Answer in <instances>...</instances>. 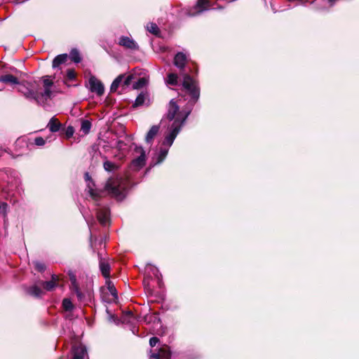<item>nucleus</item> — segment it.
Here are the masks:
<instances>
[{
    "label": "nucleus",
    "mask_w": 359,
    "mask_h": 359,
    "mask_svg": "<svg viewBox=\"0 0 359 359\" xmlns=\"http://www.w3.org/2000/svg\"><path fill=\"white\" fill-rule=\"evenodd\" d=\"M187 61V56L182 52L177 53L174 57L173 63L180 70L184 69Z\"/></svg>",
    "instance_id": "obj_14"
},
{
    "label": "nucleus",
    "mask_w": 359,
    "mask_h": 359,
    "mask_svg": "<svg viewBox=\"0 0 359 359\" xmlns=\"http://www.w3.org/2000/svg\"><path fill=\"white\" fill-rule=\"evenodd\" d=\"M104 189L116 198L123 197V189L121 186V179L110 177L105 184Z\"/></svg>",
    "instance_id": "obj_3"
},
{
    "label": "nucleus",
    "mask_w": 359,
    "mask_h": 359,
    "mask_svg": "<svg viewBox=\"0 0 359 359\" xmlns=\"http://www.w3.org/2000/svg\"><path fill=\"white\" fill-rule=\"evenodd\" d=\"M25 292L36 298L41 297L44 294L41 287L36 285L26 287Z\"/></svg>",
    "instance_id": "obj_15"
},
{
    "label": "nucleus",
    "mask_w": 359,
    "mask_h": 359,
    "mask_svg": "<svg viewBox=\"0 0 359 359\" xmlns=\"http://www.w3.org/2000/svg\"><path fill=\"white\" fill-rule=\"evenodd\" d=\"M109 210L107 208H100L96 212V217L102 226H106L109 222Z\"/></svg>",
    "instance_id": "obj_11"
},
{
    "label": "nucleus",
    "mask_w": 359,
    "mask_h": 359,
    "mask_svg": "<svg viewBox=\"0 0 359 359\" xmlns=\"http://www.w3.org/2000/svg\"><path fill=\"white\" fill-rule=\"evenodd\" d=\"M178 76L175 73H170L168 74L167 83L172 86L177 84Z\"/></svg>",
    "instance_id": "obj_33"
},
{
    "label": "nucleus",
    "mask_w": 359,
    "mask_h": 359,
    "mask_svg": "<svg viewBox=\"0 0 359 359\" xmlns=\"http://www.w3.org/2000/svg\"><path fill=\"white\" fill-rule=\"evenodd\" d=\"M27 99L34 100L37 104H39V93L36 90L26 87L25 85L20 84L18 88Z\"/></svg>",
    "instance_id": "obj_5"
},
{
    "label": "nucleus",
    "mask_w": 359,
    "mask_h": 359,
    "mask_svg": "<svg viewBox=\"0 0 359 359\" xmlns=\"http://www.w3.org/2000/svg\"><path fill=\"white\" fill-rule=\"evenodd\" d=\"M103 167L106 171L111 172L118 169V165L109 161H106L103 163Z\"/></svg>",
    "instance_id": "obj_29"
},
{
    "label": "nucleus",
    "mask_w": 359,
    "mask_h": 359,
    "mask_svg": "<svg viewBox=\"0 0 359 359\" xmlns=\"http://www.w3.org/2000/svg\"><path fill=\"white\" fill-rule=\"evenodd\" d=\"M52 95V91L50 90V88H44V91L39 93V97H46L47 98H50Z\"/></svg>",
    "instance_id": "obj_38"
},
{
    "label": "nucleus",
    "mask_w": 359,
    "mask_h": 359,
    "mask_svg": "<svg viewBox=\"0 0 359 359\" xmlns=\"http://www.w3.org/2000/svg\"><path fill=\"white\" fill-rule=\"evenodd\" d=\"M72 359H84V356L87 353L86 346L82 344L74 345L72 346Z\"/></svg>",
    "instance_id": "obj_12"
},
{
    "label": "nucleus",
    "mask_w": 359,
    "mask_h": 359,
    "mask_svg": "<svg viewBox=\"0 0 359 359\" xmlns=\"http://www.w3.org/2000/svg\"><path fill=\"white\" fill-rule=\"evenodd\" d=\"M159 341L160 340L157 337H152L149 339V345L151 347H154L159 342Z\"/></svg>",
    "instance_id": "obj_43"
},
{
    "label": "nucleus",
    "mask_w": 359,
    "mask_h": 359,
    "mask_svg": "<svg viewBox=\"0 0 359 359\" xmlns=\"http://www.w3.org/2000/svg\"><path fill=\"white\" fill-rule=\"evenodd\" d=\"M74 133V128L72 126H67L66 128L62 130V134L65 135L66 139H69Z\"/></svg>",
    "instance_id": "obj_32"
},
{
    "label": "nucleus",
    "mask_w": 359,
    "mask_h": 359,
    "mask_svg": "<svg viewBox=\"0 0 359 359\" xmlns=\"http://www.w3.org/2000/svg\"><path fill=\"white\" fill-rule=\"evenodd\" d=\"M0 82L4 83L20 84L19 80L12 74H5L0 77Z\"/></svg>",
    "instance_id": "obj_21"
},
{
    "label": "nucleus",
    "mask_w": 359,
    "mask_h": 359,
    "mask_svg": "<svg viewBox=\"0 0 359 359\" xmlns=\"http://www.w3.org/2000/svg\"><path fill=\"white\" fill-rule=\"evenodd\" d=\"M160 130V126L159 125H154L151 127L148 133H147V135L145 137V141L147 143H151L153 142L154 139L156 136V135L158 133Z\"/></svg>",
    "instance_id": "obj_16"
},
{
    "label": "nucleus",
    "mask_w": 359,
    "mask_h": 359,
    "mask_svg": "<svg viewBox=\"0 0 359 359\" xmlns=\"http://www.w3.org/2000/svg\"><path fill=\"white\" fill-rule=\"evenodd\" d=\"M328 1L330 3V5L332 6L336 1V0H328Z\"/></svg>",
    "instance_id": "obj_49"
},
{
    "label": "nucleus",
    "mask_w": 359,
    "mask_h": 359,
    "mask_svg": "<svg viewBox=\"0 0 359 359\" xmlns=\"http://www.w3.org/2000/svg\"><path fill=\"white\" fill-rule=\"evenodd\" d=\"M78 290H80L79 287H76V289H74L72 291H73L74 293H76V292H77V291H78Z\"/></svg>",
    "instance_id": "obj_50"
},
{
    "label": "nucleus",
    "mask_w": 359,
    "mask_h": 359,
    "mask_svg": "<svg viewBox=\"0 0 359 359\" xmlns=\"http://www.w3.org/2000/svg\"><path fill=\"white\" fill-rule=\"evenodd\" d=\"M105 284L113 299H118V292L112 281L109 278H106Z\"/></svg>",
    "instance_id": "obj_24"
},
{
    "label": "nucleus",
    "mask_w": 359,
    "mask_h": 359,
    "mask_svg": "<svg viewBox=\"0 0 359 359\" xmlns=\"http://www.w3.org/2000/svg\"><path fill=\"white\" fill-rule=\"evenodd\" d=\"M118 44L121 46L125 47L126 48L130 50H138L139 46L137 43L132 39L128 36H122L119 39Z\"/></svg>",
    "instance_id": "obj_9"
},
{
    "label": "nucleus",
    "mask_w": 359,
    "mask_h": 359,
    "mask_svg": "<svg viewBox=\"0 0 359 359\" xmlns=\"http://www.w3.org/2000/svg\"><path fill=\"white\" fill-rule=\"evenodd\" d=\"M147 30L155 36H158L160 34V29L156 23H149L147 25Z\"/></svg>",
    "instance_id": "obj_31"
},
{
    "label": "nucleus",
    "mask_w": 359,
    "mask_h": 359,
    "mask_svg": "<svg viewBox=\"0 0 359 359\" xmlns=\"http://www.w3.org/2000/svg\"><path fill=\"white\" fill-rule=\"evenodd\" d=\"M168 153V149H160V151L157 155L156 161L153 163V165H157L161 163L166 158Z\"/></svg>",
    "instance_id": "obj_27"
},
{
    "label": "nucleus",
    "mask_w": 359,
    "mask_h": 359,
    "mask_svg": "<svg viewBox=\"0 0 359 359\" xmlns=\"http://www.w3.org/2000/svg\"><path fill=\"white\" fill-rule=\"evenodd\" d=\"M69 57L74 63H79L82 60L79 50L75 48L71 50Z\"/></svg>",
    "instance_id": "obj_26"
},
{
    "label": "nucleus",
    "mask_w": 359,
    "mask_h": 359,
    "mask_svg": "<svg viewBox=\"0 0 359 359\" xmlns=\"http://www.w3.org/2000/svg\"><path fill=\"white\" fill-rule=\"evenodd\" d=\"M84 179L86 182H90V183L88 184V187L89 189V194H90V196L94 199V200H98L99 198H101V195L100 194L96 192L94 189H93V187H95V183L93 181V179L91 177V176L90 175V174L88 172H86L84 174Z\"/></svg>",
    "instance_id": "obj_13"
},
{
    "label": "nucleus",
    "mask_w": 359,
    "mask_h": 359,
    "mask_svg": "<svg viewBox=\"0 0 359 359\" xmlns=\"http://www.w3.org/2000/svg\"><path fill=\"white\" fill-rule=\"evenodd\" d=\"M69 58L67 53L60 54L57 55L53 60L52 67L55 69L59 67L61 65L66 63Z\"/></svg>",
    "instance_id": "obj_17"
},
{
    "label": "nucleus",
    "mask_w": 359,
    "mask_h": 359,
    "mask_svg": "<svg viewBox=\"0 0 359 359\" xmlns=\"http://www.w3.org/2000/svg\"><path fill=\"white\" fill-rule=\"evenodd\" d=\"M78 299L81 301L84 298V294L81 292V290H78L77 292L75 293Z\"/></svg>",
    "instance_id": "obj_46"
},
{
    "label": "nucleus",
    "mask_w": 359,
    "mask_h": 359,
    "mask_svg": "<svg viewBox=\"0 0 359 359\" xmlns=\"http://www.w3.org/2000/svg\"><path fill=\"white\" fill-rule=\"evenodd\" d=\"M102 298L104 302H106L107 303H111V302H116L117 300V299H114L112 296H111V297H110L107 293H104L103 292H102Z\"/></svg>",
    "instance_id": "obj_42"
},
{
    "label": "nucleus",
    "mask_w": 359,
    "mask_h": 359,
    "mask_svg": "<svg viewBox=\"0 0 359 359\" xmlns=\"http://www.w3.org/2000/svg\"><path fill=\"white\" fill-rule=\"evenodd\" d=\"M79 287L78 283H77V282H76V283L72 284L71 288L73 290L74 289H76V287Z\"/></svg>",
    "instance_id": "obj_48"
},
{
    "label": "nucleus",
    "mask_w": 359,
    "mask_h": 359,
    "mask_svg": "<svg viewBox=\"0 0 359 359\" xmlns=\"http://www.w3.org/2000/svg\"><path fill=\"white\" fill-rule=\"evenodd\" d=\"M171 358V351L170 347L167 345L162 346L160 348L158 349L156 353H152L149 359H170Z\"/></svg>",
    "instance_id": "obj_7"
},
{
    "label": "nucleus",
    "mask_w": 359,
    "mask_h": 359,
    "mask_svg": "<svg viewBox=\"0 0 359 359\" xmlns=\"http://www.w3.org/2000/svg\"><path fill=\"white\" fill-rule=\"evenodd\" d=\"M125 78V74H121L118 75L112 82L110 86V92L114 93L117 90L118 88L121 85L123 81V79Z\"/></svg>",
    "instance_id": "obj_23"
},
{
    "label": "nucleus",
    "mask_w": 359,
    "mask_h": 359,
    "mask_svg": "<svg viewBox=\"0 0 359 359\" xmlns=\"http://www.w3.org/2000/svg\"><path fill=\"white\" fill-rule=\"evenodd\" d=\"M33 264L34 265L35 270L39 272H43L46 269L45 264L39 261L33 262Z\"/></svg>",
    "instance_id": "obj_36"
},
{
    "label": "nucleus",
    "mask_w": 359,
    "mask_h": 359,
    "mask_svg": "<svg viewBox=\"0 0 359 359\" xmlns=\"http://www.w3.org/2000/svg\"><path fill=\"white\" fill-rule=\"evenodd\" d=\"M182 86L187 93L191 96L188 104L194 106L200 97V88L198 82L195 81L189 74L186 73L183 77Z\"/></svg>",
    "instance_id": "obj_1"
},
{
    "label": "nucleus",
    "mask_w": 359,
    "mask_h": 359,
    "mask_svg": "<svg viewBox=\"0 0 359 359\" xmlns=\"http://www.w3.org/2000/svg\"><path fill=\"white\" fill-rule=\"evenodd\" d=\"M34 144L36 146L41 147L46 144V140L42 137H36L34 139Z\"/></svg>",
    "instance_id": "obj_41"
},
{
    "label": "nucleus",
    "mask_w": 359,
    "mask_h": 359,
    "mask_svg": "<svg viewBox=\"0 0 359 359\" xmlns=\"http://www.w3.org/2000/svg\"><path fill=\"white\" fill-rule=\"evenodd\" d=\"M39 283L47 291H52L56 287V285H54V281L41 280L39 282Z\"/></svg>",
    "instance_id": "obj_30"
},
{
    "label": "nucleus",
    "mask_w": 359,
    "mask_h": 359,
    "mask_svg": "<svg viewBox=\"0 0 359 359\" xmlns=\"http://www.w3.org/2000/svg\"><path fill=\"white\" fill-rule=\"evenodd\" d=\"M90 90L96 93L98 95H102L104 92L103 83L95 76H91L89 79Z\"/></svg>",
    "instance_id": "obj_6"
},
{
    "label": "nucleus",
    "mask_w": 359,
    "mask_h": 359,
    "mask_svg": "<svg viewBox=\"0 0 359 359\" xmlns=\"http://www.w3.org/2000/svg\"><path fill=\"white\" fill-rule=\"evenodd\" d=\"M62 307L65 311H70L74 309V305L69 299L65 298L62 300Z\"/></svg>",
    "instance_id": "obj_34"
},
{
    "label": "nucleus",
    "mask_w": 359,
    "mask_h": 359,
    "mask_svg": "<svg viewBox=\"0 0 359 359\" xmlns=\"http://www.w3.org/2000/svg\"><path fill=\"white\" fill-rule=\"evenodd\" d=\"M135 151L136 153H139L140 155H142L143 154H145V151L144 150V149L142 148V147H135Z\"/></svg>",
    "instance_id": "obj_44"
},
{
    "label": "nucleus",
    "mask_w": 359,
    "mask_h": 359,
    "mask_svg": "<svg viewBox=\"0 0 359 359\" xmlns=\"http://www.w3.org/2000/svg\"><path fill=\"white\" fill-rule=\"evenodd\" d=\"M62 124L59 121V120L55 118V116L52 117L48 123L47 127L48 128L49 130L52 133H56L58 132L61 128Z\"/></svg>",
    "instance_id": "obj_18"
},
{
    "label": "nucleus",
    "mask_w": 359,
    "mask_h": 359,
    "mask_svg": "<svg viewBox=\"0 0 359 359\" xmlns=\"http://www.w3.org/2000/svg\"><path fill=\"white\" fill-rule=\"evenodd\" d=\"M8 204L6 202L0 201V214H2L4 217H6Z\"/></svg>",
    "instance_id": "obj_37"
},
{
    "label": "nucleus",
    "mask_w": 359,
    "mask_h": 359,
    "mask_svg": "<svg viewBox=\"0 0 359 359\" xmlns=\"http://www.w3.org/2000/svg\"><path fill=\"white\" fill-rule=\"evenodd\" d=\"M50 281H54V285H57V283L59 281L58 276L53 274Z\"/></svg>",
    "instance_id": "obj_47"
},
{
    "label": "nucleus",
    "mask_w": 359,
    "mask_h": 359,
    "mask_svg": "<svg viewBox=\"0 0 359 359\" xmlns=\"http://www.w3.org/2000/svg\"><path fill=\"white\" fill-rule=\"evenodd\" d=\"M210 6V1L209 0H197L194 8L196 9V13H200L207 10Z\"/></svg>",
    "instance_id": "obj_19"
},
{
    "label": "nucleus",
    "mask_w": 359,
    "mask_h": 359,
    "mask_svg": "<svg viewBox=\"0 0 359 359\" xmlns=\"http://www.w3.org/2000/svg\"><path fill=\"white\" fill-rule=\"evenodd\" d=\"M77 76V74L74 69H67L66 75L64 78V83L67 85L68 81H75Z\"/></svg>",
    "instance_id": "obj_25"
},
{
    "label": "nucleus",
    "mask_w": 359,
    "mask_h": 359,
    "mask_svg": "<svg viewBox=\"0 0 359 359\" xmlns=\"http://www.w3.org/2000/svg\"><path fill=\"white\" fill-rule=\"evenodd\" d=\"M177 117H179L182 119L181 113L180 112V107L177 104V102L172 99L170 101L168 107V112L165 114V118L169 121L175 120Z\"/></svg>",
    "instance_id": "obj_4"
},
{
    "label": "nucleus",
    "mask_w": 359,
    "mask_h": 359,
    "mask_svg": "<svg viewBox=\"0 0 359 359\" xmlns=\"http://www.w3.org/2000/svg\"><path fill=\"white\" fill-rule=\"evenodd\" d=\"M124 81H123V86L127 87L130 85L133 79H134V76L133 74H130L128 76H125Z\"/></svg>",
    "instance_id": "obj_39"
},
{
    "label": "nucleus",
    "mask_w": 359,
    "mask_h": 359,
    "mask_svg": "<svg viewBox=\"0 0 359 359\" xmlns=\"http://www.w3.org/2000/svg\"><path fill=\"white\" fill-rule=\"evenodd\" d=\"M69 280L71 281V283L72 284L76 283V276L73 273H69Z\"/></svg>",
    "instance_id": "obj_45"
},
{
    "label": "nucleus",
    "mask_w": 359,
    "mask_h": 359,
    "mask_svg": "<svg viewBox=\"0 0 359 359\" xmlns=\"http://www.w3.org/2000/svg\"><path fill=\"white\" fill-rule=\"evenodd\" d=\"M99 259V268L102 276L104 278H110L111 266L108 259L101 257V255L98 253Z\"/></svg>",
    "instance_id": "obj_8"
},
{
    "label": "nucleus",
    "mask_w": 359,
    "mask_h": 359,
    "mask_svg": "<svg viewBox=\"0 0 359 359\" xmlns=\"http://www.w3.org/2000/svg\"><path fill=\"white\" fill-rule=\"evenodd\" d=\"M149 97V94L147 92L142 91L136 97L135 102L133 104V108H137L140 106H142L145 102V100Z\"/></svg>",
    "instance_id": "obj_20"
},
{
    "label": "nucleus",
    "mask_w": 359,
    "mask_h": 359,
    "mask_svg": "<svg viewBox=\"0 0 359 359\" xmlns=\"http://www.w3.org/2000/svg\"><path fill=\"white\" fill-rule=\"evenodd\" d=\"M43 83L44 88H50L53 85V82L48 79V76L43 77Z\"/></svg>",
    "instance_id": "obj_40"
},
{
    "label": "nucleus",
    "mask_w": 359,
    "mask_h": 359,
    "mask_svg": "<svg viewBox=\"0 0 359 359\" xmlns=\"http://www.w3.org/2000/svg\"><path fill=\"white\" fill-rule=\"evenodd\" d=\"M92 123L89 120L85 119L82 120L81 121V130L85 134H88L90 132V130L91 128Z\"/></svg>",
    "instance_id": "obj_28"
},
{
    "label": "nucleus",
    "mask_w": 359,
    "mask_h": 359,
    "mask_svg": "<svg viewBox=\"0 0 359 359\" xmlns=\"http://www.w3.org/2000/svg\"><path fill=\"white\" fill-rule=\"evenodd\" d=\"M147 83V80L144 78H140L137 81L133 83L134 89H140L143 88Z\"/></svg>",
    "instance_id": "obj_35"
},
{
    "label": "nucleus",
    "mask_w": 359,
    "mask_h": 359,
    "mask_svg": "<svg viewBox=\"0 0 359 359\" xmlns=\"http://www.w3.org/2000/svg\"><path fill=\"white\" fill-rule=\"evenodd\" d=\"M146 163V154L140 155L136 158L133 159L130 164V168L134 171H138L142 168Z\"/></svg>",
    "instance_id": "obj_10"
},
{
    "label": "nucleus",
    "mask_w": 359,
    "mask_h": 359,
    "mask_svg": "<svg viewBox=\"0 0 359 359\" xmlns=\"http://www.w3.org/2000/svg\"><path fill=\"white\" fill-rule=\"evenodd\" d=\"M15 1L16 4H18V3L24 1V0H15Z\"/></svg>",
    "instance_id": "obj_51"
},
{
    "label": "nucleus",
    "mask_w": 359,
    "mask_h": 359,
    "mask_svg": "<svg viewBox=\"0 0 359 359\" xmlns=\"http://www.w3.org/2000/svg\"><path fill=\"white\" fill-rule=\"evenodd\" d=\"M125 78V74H121L118 75L112 82L110 86V92L114 93L117 90L118 88L121 85L123 81V79Z\"/></svg>",
    "instance_id": "obj_22"
},
{
    "label": "nucleus",
    "mask_w": 359,
    "mask_h": 359,
    "mask_svg": "<svg viewBox=\"0 0 359 359\" xmlns=\"http://www.w3.org/2000/svg\"><path fill=\"white\" fill-rule=\"evenodd\" d=\"M191 109H189L188 111L184 112V117L180 119L179 117H177L175 120H174V122L172 124V130L170 133L165 137V139L163 142V145H166L168 147H170L175 139L176 138L177 135L181 130V128L186 121L187 117L191 113Z\"/></svg>",
    "instance_id": "obj_2"
}]
</instances>
